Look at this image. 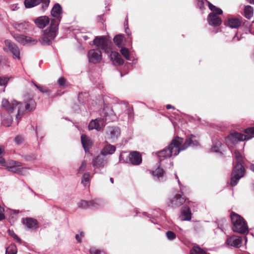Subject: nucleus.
<instances>
[{
  "instance_id": "obj_47",
  "label": "nucleus",
  "mask_w": 254,
  "mask_h": 254,
  "mask_svg": "<svg viewBox=\"0 0 254 254\" xmlns=\"http://www.w3.org/2000/svg\"><path fill=\"white\" fill-rule=\"evenodd\" d=\"M24 159L26 161H32L36 159V156L35 155H26L23 156Z\"/></svg>"
},
{
  "instance_id": "obj_51",
  "label": "nucleus",
  "mask_w": 254,
  "mask_h": 254,
  "mask_svg": "<svg viewBox=\"0 0 254 254\" xmlns=\"http://www.w3.org/2000/svg\"><path fill=\"white\" fill-rule=\"evenodd\" d=\"M86 163L85 161H83L81 163V165L79 167L78 169V173L81 172L85 170L86 168Z\"/></svg>"
},
{
  "instance_id": "obj_39",
  "label": "nucleus",
  "mask_w": 254,
  "mask_h": 254,
  "mask_svg": "<svg viewBox=\"0 0 254 254\" xmlns=\"http://www.w3.org/2000/svg\"><path fill=\"white\" fill-rule=\"evenodd\" d=\"M194 230L196 233H199L203 230L202 224L199 222H196L194 224Z\"/></svg>"
},
{
  "instance_id": "obj_30",
  "label": "nucleus",
  "mask_w": 254,
  "mask_h": 254,
  "mask_svg": "<svg viewBox=\"0 0 254 254\" xmlns=\"http://www.w3.org/2000/svg\"><path fill=\"white\" fill-rule=\"evenodd\" d=\"M208 6L209 8L212 11V13H215V14H222L223 13V11L221 9L216 7V6L213 5L210 2H208Z\"/></svg>"
},
{
  "instance_id": "obj_60",
  "label": "nucleus",
  "mask_w": 254,
  "mask_h": 254,
  "mask_svg": "<svg viewBox=\"0 0 254 254\" xmlns=\"http://www.w3.org/2000/svg\"><path fill=\"white\" fill-rule=\"evenodd\" d=\"M4 152V148L2 146H0V155Z\"/></svg>"
},
{
  "instance_id": "obj_50",
  "label": "nucleus",
  "mask_w": 254,
  "mask_h": 254,
  "mask_svg": "<svg viewBox=\"0 0 254 254\" xmlns=\"http://www.w3.org/2000/svg\"><path fill=\"white\" fill-rule=\"evenodd\" d=\"M23 140V138L21 136H17L14 139V141L16 144H20Z\"/></svg>"
},
{
  "instance_id": "obj_13",
  "label": "nucleus",
  "mask_w": 254,
  "mask_h": 254,
  "mask_svg": "<svg viewBox=\"0 0 254 254\" xmlns=\"http://www.w3.org/2000/svg\"><path fill=\"white\" fill-rule=\"evenodd\" d=\"M81 141L85 152H89L90 148L93 144V141L85 134L81 135Z\"/></svg>"
},
{
  "instance_id": "obj_16",
  "label": "nucleus",
  "mask_w": 254,
  "mask_h": 254,
  "mask_svg": "<svg viewBox=\"0 0 254 254\" xmlns=\"http://www.w3.org/2000/svg\"><path fill=\"white\" fill-rule=\"evenodd\" d=\"M34 22L38 27L43 29L49 23L50 19L48 16H41L36 18Z\"/></svg>"
},
{
  "instance_id": "obj_11",
  "label": "nucleus",
  "mask_w": 254,
  "mask_h": 254,
  "mask_svg": "<svg viewBox=\"0 0 254 254\" xmlns=\"http://www.w3.org/2000/svg\"><path fill=\"white\" fill-rule=\"evenodd\" d=\"M251 137H249V135H246V134H244L237 131H234L231 133L230 134L227 136V138L232 141L236 140L242 141L250 140L251 139Z\"/></svg>"
},
{
  "instance_id": "obj_25",
  "label": "nucleus",
  "mask_w": 254,
  "mask_h": 254,
  "mask_svg": "<svg viewBox=\"0 0 254 254\" xmlns=\"http://www.w3.org/2000/svg\"><path fill=\"white\" fill-rule=\"evenodd\" d=\"M12 25L15 29L20 32L24 31L27 30L29 27L28 23L26 22L20 23L15 22Z\"/></svg>"
},
{
  "instance_id": "obj_48",
  "label": "nucleus",
  "mask_w": 254,
  "mask_h": 254,
  "mask_svg": "<svg viewBox=\"0 0 254 254\" xmlns=\"http://www.w3.org/2000/svg\"><path fill=\"white\" fill-rule=\"evenodd\" d=\"M38 89L43 93H49L50 92V90L46 86H40L38 87Z\"/></svg>"
},
{
  "instance_id": "obj_31",
  "label": "nucleus",
  "mask_w": 254,
  "mask_h": 254,
  "mask_svg": "<svg viewBox=\"0 0 254 254\" xmlns=\"http://www.w3.org/2000/svg\"><path fill=\"white\" fill-rule=\"evenodd\" d=\"M123 40L124 37L121 35H116L113 39L114 42L118 47H122L123 46Z\"/></svg>"
},
{
  "instance_id": "obj_34",
  "label": "nucleus",
  "mask_w": 254,
  "mask_h": 254,
  "mask_svg": "<svg viewBox=\"0 0 254 254\" xmlns=\"http://www.w3.org/2000/svg\"><path fill=\"white\" fill-rule=\"evenodd\" d=\"M89 63L91 64L95 63V50L92 49L89 51L88 54Z\"/></svg>"
},
{
  "instance_id": "obj_53",
  "label": "nucleus",
  "mask_w": 254,
  "mask_h": 254,
  "mask_svg": "<svg viewBox=\"0 0 254 254\" xmlns=\"http://www.w3.org/2000/svg\"><path fill=\"white\" fill-rule=\"evenodd\" d=\"M0 165L2 166H5L6 164L3 158L2 157H0Z\"/></svg>"
},
{
  "instance_id": "obj_36",
  "label": "nucleus",
  "mask_w": 254,
  "mask_h": 254,
  "mask_svg": "<svg viewBox=\"0 0 254 254\" xmlns=\"http://www.w3.org/2000/svg\"><path fill=\"white\" fill-rule=\"evenodd\" d=\"M105 126L104 120L103 118L96 119V130L100 131Z\"/></svg>"
},
{
  "instance_id": "obj_3",
  "label": "nucleus",
  "mask_w": 254,
  "mask_h": 254,
  "mask_svg": "<svg viewBox=\"0 0 254 254\" xmlns=\"http://www.w3.org/2000/svg\"><path fill=\"white\" fill-rule=\"evenodd\" d=\"M230 217L233 225L232 229L234 232L243 234L248 232L247 222L242 216L234 212H232Z\"/></svg>"
},
{
  "instance_id": "obj_24",
  "label": "nucleus",
  "mask_w": 254,
  "mask_h": 254,
  "mask_svg": "<svg viewBox=\"0 0 254 254\" xmlns=\"http://www.w3.org/2000/svg\"><path fill=\"white\" fill-rule=\"evenodd\" d=\"M21 166V163L19 162L15 161L13 163V165L10 166H7V169L8 171L15 173L17 174H21V169L22 168H20L19 167Z\"/></svg>"
},
{
  "instance_id": "obj_59",
  "label": "nucleus",
  "mask_w": 254,
  "mask_h": 254,
  "mask_svg": "<svg viewBox=\"0 0 254 254\" xmlns=\"http://www.w3.org/2000/svg\"><path fill=\"white\" fill-rule=\"evenodd\" d=\"M90 254H95V249L94 248H91L90 250Z\"/></svg>"
},
{
  "instance_id": "obj_45",
  "label": "nucleus",
  "mask_w": 254,
  "mask_h": 254,
  "mask_svg": "<svg viewBox=\"0 0 254 254\" xmlns=\"http://www.w3.org/2000/svg\"><path fill=\"white\" fill-rule=\"evenodd\" d=\"M12 119L11 117L7 118L6 119H4L3 122L2 124L4 126L6 127H9L11 123H12Z\"/></svg>"
},
{
  "instance_id": "obj_42",
  "label": "nucleus",
  "mask_w": 254,
  "mask_h": 254,
  "mask_svg": "<svg viewBox=\"0 0 254 254\" xmlns=\"http://www.w3.org/2000/svg\"><path fill=\"white\" fill-rule=\"evenodd\" d=\"M84 236V233L80 231L79 234L75 235V238L77 243H81L82 242V239Z\"/></svg>"
},
{
  "instance_id": "obj_23",
  "label": "nucleus",
  "mask_w": 254,
  "mask_h": 254,
  "mask_svg": "<svg viewBox=\"0 0 254 254\" xmlns=\"http://www.w3.org/2000/svg\"><path fill=\"white\" fill-rule=\"evenodd\" d=\"M181 214L183 217V220L190 221L191 219V213L189 206L184 205L181 208Z\"/></svg>"
},
{
  "instance_id": "obj_62",
  "label": "nucleus",
  "mask_w": 254,
  "mask_h": 254,
  "mask_svg": "<svg viewBox=\"0 0 254 254\" xmlns=\"http://www.w3.org/2000/svg\"><path fill=\"white\" fill-rule=\"evenodd\" d=\"M93 166H95V159L93 158L92 160Z\"/></svg>"
},
{
  "instance_id": "obj_38",
  "label": "nucleus",
  "mask_w": 254,
  "mask_h": 254,
  "mask_svg": "<svg viewBox=\"0 0 254 254\" xmlns=\"http://www.w3.org/2000/svg\"><path fill=\"white\" fill-rule=\"evenodd\" d=\"M244 132L246 134V135H249V137L251 136V139H252L254 137V127L246 128Z\"/></svg>"
},
{
  "instance_id": "obj_14",
  "label": "nucleus",
  "mask_w": 254,
  "mask_h": 254,
  "mask_svg": "<svg viewBox=\"0 0 254 254\" xmlns=\"http://www.w3.org/2000/svg\"><path fill=\"white\" fill-rule=\"evenodd\" d=\"M1 106L4 108L9 114L12 113L15 108L17 106V102L13 100L10 104L8 100L3 99L1 102Z\"/></svg>"
},
{
  "instance_id": "obj_8",
  "label": "nucleus",
  "mask_w": 254,
  "mask_h": 254,
  "mask_svg": "<svg viewBox=\"0 0 254 254\" xmlns=\"http://www.w3.org/2000/svg\"><path fill=\"white\" fill-rule=\"evenodd\" d=\"M4 46L3 48V51L8 53H11L13 58L20 60V50L18 46L10 40H5L4 41Z\"/></svg>"
},
{
  "instance_id": "obj_12",
  "label": "nucleus",
  "mask_w": 254,
  "mask_h": 254,
  "mask_svg": "<svg viewBox=\"0 0 254 254\" xmlns=\"http://www.w3.org/2000/svg\"><path fill=\"white\" fill-rule=\"evenodd\" d=\"M130 162L134 165H138L142 162V156L138 151H132L129 155Z\"/></svg>"
},
{
  "instance_id": "obj_64",
  "label": "nucleus",
  "mask_w": 254,
  "mask_h": 254,
  "mask_svg": "<svg viewBox=\"0 0 254 254\" xmlns=\"http://www.w3.org/2000/svg\"><path fill=\"white\" fill-rule=\"evenodd\" d=\"M249 2L252 4H254V0H249Z\"/></svg>"
},
{
  "instance_id": "obj_32",
  "label": "nucleus",
  "mask_w": 254,
  "mask_h": 254,
  "mask_svg": "<svg viewBox=\"0 0 254 254\" xmlns=\"http://www.w3.org/2000/svg\"><path fill=\"white\" fill-rule=\"evenodd\" d=\"M207 254L206 252L199 246H193L190 251V254Z\"/></svg>"
},
{
  "instance_id": "obj_19",
  "label": "nucleus",
  "mask_w": 254,
  "mask_h": 254,
  "mask_svg": "<svg viewBox=\"0 0 254 254\" xmlns=\"http://www.w3.org/2000/svg\"><path fill=\"white\" fill-rule=\"evenodd\" d=\"M228 25L231 28H238L242 25L243 18L240 17H231L228 19Z\"/></svg>"
},
{
  "instance_id": "obj_57",
  "label": "nucleus",
  "mask_w": 254,
  "mask_h": 254,
  "mask_svg": "<svg viewBox=\"0 0 254 254\" xmlns=\"http://www.w3.org/2000/svg\"><path fill=\"white\" fill-rule=\"evenodd\" d=\"M96 254H106L103 251L96 250Z\"/></svg>"
},
{
  "instance_id": "obj_61",
  "label": "nucleus",
  "mask_w": 254,
  "mask_h": 254,
  "mask_svg": "<svg viewBox=\"0 0 254 254\" xmlns=\"http://www.w3.org/2000/svg\"><path fill=\"white\" fill-rule=\"evenodd\" d=\"M250 168L251 170L254 172V164H251L250 165Z\"/></svg>"
},
{
  "instance_id": "obj_63",
  "label": "nucleus",
  "mask_w": 254,
  "mask_h": 254,
  "mask_svg": "<svg viewBox=\"0 0 254 254\" xmlns=\"http://www.w3.org/2000/svg\"><path fill=\"white\" fill-rule=\"evenodd\" d=\"M83 38L84 39V40H87L88 39L87 36L86 35L83 36Z\"/></svg>"
},
{
  "instance_id": "obj_10",
  "label": "nucleus",
  "mask_w": 254,
  "mask_h": 254,
  "mask_svg": "<svg viewBox=\"0 0 254 254\" xmlns=\"http://www.w3.org/2000/svg\"><path fill=\"white\" fill-rule=\"evenodd\" d=\"M13 37L17 42L23 45H34L37 43L36 39L23 35L16 34Z\"/></svg>"
},
{
  "instance_id": "obj_44",
  "label": "nucleus",
  "mask_w": 254,
  "mask_h": 254,
  "mask_svg": "<svg viewBox=\"0 0 254 254\" xmlns=\"http://www.w3.org/2000/svg\"><path fill=\"white\" fill-rule=\"evenodd\" d=\"M166 236L168 239L172 240L176 238V234L171 231H168L166 232Z\"/></svg>"
},
{
  "instance_id": "obj_43",
  "label": "nucleus",
  "mask_w": 254,
  "mask_h": 254,
  "mask_svg": "<svg viewBox=\"0 0 254 254\" xmlns=\"http://www.w3.org/2000/svg\"><path fill=\"white\" fill-rule=\"evenodd\" d=\"M41 2H42L41 9L43 11H45L49 5L50 0H42Z\"/></svg>"
},
{
  "instance_id": "obj_26",
  "label": "nucleus",
  "mask_w": 254,
  "mask_h": 254,
  "mask_svg": "<svg viewBox=\"0 0 254 254\" xmlns=\"http://www.w3.org/2000/svg\"><path fill=\"white\" fill-rule=\"evenodd\" d=\"M94 204V201L92 200L90 201L86 200H81L77 204L78 207L82 208H88L91 206H93Z\"/></svg>"
},
{
  "instance_id": "obj_58",
  "label": "nucleus",
  "mask_w": 254,
  "mask_h": 254,
  "mask_svg": "<svg viewBox=\"0 0 254 254\" xmlns=\"http://www.w3.org/2000/svg\"><path fill=\"white\" fill-rule=\"evenodd\" d=\"M166 108L168 110L171 109H175V107L170 104L166 105Z\"/></svg>"
},
{
  "instance_id": "obj_18",
  "label": "nucleus",
  "mask_w": 254,
  "mask_h": 254,
  "mask_svg": "<svg viewBox=\"0 0 254 254\" xmlns=\"http://www.w3.org/2000/svg\"><path fill=\"white\" fill-rule=\"evenodd\" d=\"M226 243L228 245L236 248H239L242 243L241 237L233 235L227 239Z\"/></svg>"
},
{
  "instance_id": "obj_7",
  "label": "nucleus",
  "mask_w": 254,
  "mask_h": 254,
  "mask_svg": "<svg viewBox=\"0 0 254 254\" xmlns=\"http://www.w3.org/2000/svg\"><path fill=\"white\" fill-rule=\"evenodd\" d=\"M63 8L61 5L58 3H55L51 11V15L55 18L52 19L51 21V25L55 26L57 28H59V24L62 19Z\"/></svg>"
},
{
  "instance_id": "obj_56",
  "label": "nucleus",
  "mask_w": 254,
  "mask_h": 254,
  "mask_svg": "<svg viewBox=\"0 0 254 254\" xmlns=\"http://www.w3.org/2000/svg\"><path fill=\"white\" fill-rule=\"evenodd\" d=\"M101 59V55L98 56V54L96 52V63L99 62Z\"/></svg>"
},
{
  "instance_id": "obj_54",
  "label": "nucleus",
  "mask_w": 254,
  "mask_h": 254,
  "mask_svg": "<svg viewBox=\"0 0 254 254\" xmlns=\"http://www.w3.org/2000/svg\"><path fill=\"white\" fill-rule=\"evenodd\" d=\"M198 5L200 8L203 7V2L202 0H198Z\"/></svg>"
},
{
  "instance_id": "obj_49",
  "label": "nucleus",
  "mask_w": 254,
  "mask_h": 254,
  "mask_svg": "<svg viewBox=\"0 0 254 254\" xmlns=\"http://www.w3.org/2000/svg\"><path fill=\"white\" fill-rule=\"evenodd\" d=\"M95 128V120L92 119L88 125V129L89 130Z\"/></svg>"
},
{
  "instance_id": "obj_55",
  "label": "nucleus",
  "mask_w": 254,
  "mask_h": 254,
  "mask_svg": "<svg viewBox=\"0 0 254 254\" xmlns=\"http://www.w3.org/2000/svg\"><path fill=\"white\" fill-rule=\"evenodd\" d=\"M2 212H3L0 211V221L2 220L5 218V216Z\"/></svg>"
},
{
  "instance_id": "obj_21",
  "label": "nucleus",
  "mask_w": 254,
  "mask_h": 254,
  "mask_svg": "<svg viewBox=\"0 0 254 254\" xmlns=\"http://www.w3.org/2000/svg\"><path fill=\"white\" fill-rule=\"evenodd\" d=\"M110 59L115 65H122L124 63V60L122 58L121 56L115 51L111 52Z\"/></svg>"
},
{
  "instance_id": "obj_9",
  "label": "nucleus",
  "mask_w": 254,
  "mask_h": 254,
  "mask_svg": "<svg viewBox=\"0 0 254 254\" xmlns=\"http://www.w3.org/2000/svg\"><path fill=\"white\" fill-rule=\"evenodd\" d=\"M96 47L109 52L111 50V42L108 40L107 36H96Z\"/></svg>"
},
{
  "instance_id": "obj_1",
  "label": "nucleus",
  "mask_w": 254,
  "mask_h": 254,
  "mask_svg": "<svg viewBox=\"0 0 254 254\" xmlns=\"http://www.w3.org/2000/svg\"><path fill=\"white\" fill-rule=\"evenodd\" d=\"M184 138L177 135L171 140L168 146L157 152L160 160L172 156H176L179 153L186 150L190 146H198L200 145L199 138L193 134L186 136L184 143Z\"/></svg>"
},
{
  "instance_id": "obj_4",
  "label": "nucleus",
  "mask_w": 254,
  "mask_h": 254,
  "mask_svg": "<svg viewBox=\"0 0 254 254\" xmlns=\"http://www.w3.org/2000/svg\"><path fill=\"white\" fill-rule=\"evenodd\" d=\"M59 28L55 26L51 25L43 31V36L39 39V41L43 45H50L52 44V40L57 36Z\"/></svg>"
},
{
  "instance_id": "obj_15",
  "label": "nucleus",
  "mask_w": 254,
  "mask_h": 254,
  "mask_svg": "<svg viewBox=\"0 0 254 254\" xmlns=\"http://www.w3.org/2000/svg\"><path fill=\"white\" fill-rule=\"evenodd\" d=\"M107 133L110 135V138L114 141L120 135L121 130L119 127H108Z\"/></svg>"
},
{
  "instance_id": "obj_20",
  "label": "nucleus",
  "mask_w": 254,
  "mask_h": 254,
  "mask_svg": "<svg viewBox=\"0 0 254 254\" xmlns=\"http://www.w3.org/2000/svg\"><path fill=\"white\" fill-rule=\"evenodd\" d=\"M116 150V147L111 144L106 145L102 150L101 154H100L99 159L102 158V161L104 162V155L106 156L107 155L113 154Z\"/></svg>"
},
{
  "instance_id": "obj_33",
  "label": "nucleus",
  "mask_w": 254,
  "mask_h": 254,
  "mask_svg": "<svg viewBox=\"0 0 254 254\" xmlns=\"http://www.w3.org/2000/svg\"><path fill=\"white\" fill-rule=\"evenodd\" d=\"M17 253V249L15 245L11 244L6 249L5 254H16Z\"/></svg>"
},
{
  "instance_id": "obj_2",
  "label": "nucleus",
  "mask_w": 254,
  "mask_h": 254,
  "mask_svg": "<svg viewBox=\"0 0 254 254\" xmlns=\"http://www.w3.org/2000/svg\"><path fill=\"white\" fill-rule=\"evenodd\" d=\"M234 155L236 162L234 165L231 173V185L232 186H236L239 180L244 177L245 173V169L243 166L244 157L242 154L238 150H235Z\"/></svg>"
},
{
  "instance_id": "obj_22",
  "label": "nucleus",
  "mask_w": 254,
  "mask_h": 254,
  "mask_svg": "<svg viewBox=\"0 0 254 254\" xmlns=\"http://www.w3.org/2000/svg\"><path fill=\"white\" fill-rule=\"evenodd\" d=\"M22 222L28 229L36 228L38 226L37 220L32 218H24L22 219Z\"/></svg>"
},
{
  "instance_id": "obj_5",
  "label": "nucleus",
  "mask_w": 254,
  "mask_h": 254,
  "mask_svg": "<svg viewBox=\"0 0 254 254\" xmlns=\"http://www.w3.org/2000/svg\"><path fill=\"white\" fill-rule=\"evenodd\" d=\"M36 104L34 99L30 98L24 103L17 102V114L16 120L17 122L21 119L25 111L31 112L35 109Z\"/></svg>"
},
{
  "instance_id": "obj_52",
  "label": "nucleus",
  "mask_w": 254,
  "mask_h": 254,
  "mask_svg": "<svg viewBox=\"0 0 254 254\" xmlns=\"http://www.w3.org/2000/svg\"><path fill=\"white\" fill-rule=\"evenodd\" d=\"M65 80L64 77H61L58 80V83L60 86H64L65 84Z\"/></svg>"
},
{
  "instance_id": "obj_28",
  "label": "nucleus",
  "mask_w": 254,
  "mask_h": 254,
  "mask_svg": "<svg viewBox=\"0 0 254 254\" xmlns=\"http://www.w3.org/2000/svg\"><path fill=\"white\" fill-rule=\"evenodd\" d=\"M92 177L89 173H85L81 178V184L84 186H87L90 181Z\"/></svg>"
},
{
  "instance_id": "obj_29",
  "label": "nucleus",
  "mask_w": 254,
  "mask_h": 254,
  "mask_svg": "<svg viewBox=\"0 0 254 254\" xmlns=\"http://www.w3.org/2000/svg\"><path fill=\"white\" fill-rule=\"evenodd\" d=\"M244 14L246 18L250 19L253 15V8L250 5L245 6Z\"/></svg>"
},
{
  "instance_id": "obj_6",
  "label": "nucleus",
  "mask_w": 254,
  "mask_h": 254,
  "mask_svg": "<svg viewBox=\"0 0 254 254\" xmlns=\"http://www.w3.org/2000/svg\"><path fill=\"white\" fill-rule=\"evenodd\" d=\"M184 192L181 190L176 193L172 198H171L168 202L169 206L172 208H177L182 206L185 202H188L190 203Z\"/></svg>"
},
{
  "instance_id": "obj_40",
  "label": "nucleus",
  "mask_w": 254,
  "mask_h": 254,
  "mask_svg": "<svg viewBox=\"0 0 254 254\" xmlns=\"http://www.w3.org/2000/svg\"><path fill=\"white\" fill-rule=\"evenodd\" d=\"M120 52L122 55L126 58V60H129V52L127 48H122Z\"/></svg>"
},
{
  "instance_id": "obj_41",
  "label": "nucleus",
  "mask_w": 254,
  "mask_h": 254,
  "mask_svg": "<svg viewBox=\"0 0 254 254\" xmlns=\"http://www.w3.org/2000/svg\"><path fill=\"white\" fill-rule=\"evenodd\" d=\"M7 233L9 235L12 237L18 243H21V240L18 237V236L14 232L13 230L8 229Z\"/></svg>"
},
{
  "instance_id": "obj_37",
  "label": "nucleus",
  "mask_w": 254,
  "mask_h": 254,
  "mask_svg": "<svg viewBox=\"0 0 254 254\" xmlns=\"http://www.w3.org/2000/svg\"><path fill=\"white\" fill-rule=\"evenodd\" d=\"M100 155L96 157V167H103L107 163V158L106 156L104 155V161H102V158L99 159Z\"/></svg>"
},
{
  "instance_id": "obj_17",
  "label": "nucleus",
  "mask_w": 254,
  "mask_h": 254,
  "mask_svg": "<svg viewBox=\"0 0 254 254\" xmlns=\"http://www.w3.org/2000/svg\"><path fill=\"white\" fill-rule=\"evenodd\" d=\"M208 22L209 25L216 27L219 26L222 23V20L217 15L214 13H210L208 16Z\"/></svg>"
},
{
  "instance_id": "obj_46",
  "label": "nucleus",
  "mask_w": 254,
  "mask_h": 254,
  "mask_svg": "<svg viewBox=\"0 0 254 254\" xmlns=\"http://www.w3.org/2000/svg\"><path fill=\"white\" fill-rule=\"evenodd\" d=\"M8 81V78L0 77V86H5Z\"/></svg>"
},
{
  "instance_id": "obj_27",
  "label": "nucleus",
  "mask_w": 254,
  "mask_h": 254,
  "mask_svg": "<svg viewBox=\"0 0 254 254\" xmlns=\"http://www.w3.org/2000/svg\"><path fill=\"white\" fill-rule=\"evenodd\" d=\"M42 0H25L24 5L25 7L29 8L34 7L40 3Z\"/></svg>"
},
{
  "instance_id": "obj_35",
  "label": "nucleus",
  "mask_w": 254,
  "mask_h": 254,
  "mask_svg": "<svg viewBox=\"0 0 254 254\" xmlns=\"http://www.w3.org/2000/svg\"><path fill=\"white\" fill-rule=\"evenodd\" d=\"M151 173L153 176H156L159 178L163 176L164 171L163 169L158 167L155 171H152Z\"/></svg>"
}]
</instances>
